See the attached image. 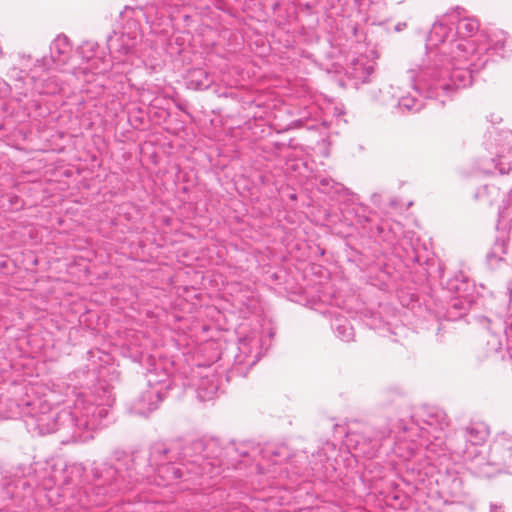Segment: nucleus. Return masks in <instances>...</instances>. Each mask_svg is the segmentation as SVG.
<instances>
[{
	"label": "nucleus",
	"mask_w": 512,
	"mask_h": 512,
	"mask_svg": "<svg viewBox=\"0 0 512 512\" xmlns=\"http://www.w3.org/2000/svg\"><path fill=\"white\" fill-rule=\"evenodd\" d=\"M8 96H11L12 100L15 101L13 87L10 85L9 82L0 78V100L6 98Z\"/></svg>",
	"instance_id": "obj_34"
},
{
	"label": "nucleus",
	"mask_w": 512,
	"mask_h": 512,
	"mask_svg": "<svg viewBox=\"0 0 512 512\" xmlns=\"http://www.w3.org/2000/svg\"><path fill=\"white\" fill-rule=\"evenodd\" d=\"M490 512H504L503 506L491 503V505H490Z\"/></svg>",
	"instance_id": "obj_38"
},
{
	"label": "nucleus",
	"mask_w": 512,
	"mask_h": 512,
	"mask_svg": "<svg viewBox=\"0 0 512 512\" xmlns=\"http://www.w3.org/2000/svg\"><path fill=\"white\" fill-rule=\"evenodd\" d=\"M489 435V428L483 422H471L465 428L457 432L452 448L455 453L462 455L466 461H470L471 469L475 471L476 462L485 463L477 446L482 445Z\"/></svg>",
	"instance_id": "obj_7"
},
{
	"label": "nucleus",
	"mask_w": 512,
	"mask_h": 512,
	"mask_svg": "<svg viewBox=\"0 0 512 512\" xmlns=\"http://www.w3.org/2000/svg\"><path fill=\"white\" fill-rule=\"evenodd\" d=\"M72 47L65 35H58L50 45V57H43L36 62L41 67L51 69L52 65L65 64L70 56Z\"/></svg>",
	"instance_id": "obj_15"
},
{
	"label": "nucleus",
	"mask_w": 512,
	"mask_h": 512,
	"mask_svg": "<svg viewBox=\"0 0 512 512\" xmlns=\"http://www.w3.org/2000/svg\"><path fill=\"white\" fill-rule=\"evenodd\" d=\"M449 421L446 413L436 407H428L423 409L421 413V423H412L411 426H405L400 423V428L403 432H408L411 435L418 433L421 438L420 445L428 446L432 443V438L438 440L441 438L443 430L448 427Z\"/></svg>",
	"instance_id": "obj_9"
},
{
	"label": "nucleus",
	"mask_w": 512,
	"mask_h": 512,
	"mask_svg": "<svg viewBox=\"0 0 512 512\" xmlns=\"http://www.w3.org/2000/svg\"><path fill=\"white\" fill-rule=\"evenodd\" d=\"M31 57L30 55L19 54L17 64L13 65L7 71V77L10 85L14 89V98L19 104L23 98L29 97L31 85L29 77L31 76L30 68Z\"/></svg>",
	"instance_id": "obj_10"
},
{
	"label": "nucleus",
	"mask_w": 512,
	"mask_h": 512,
	"mask_svg": "<svg viewBox=\"0 0 512 512\" xmlns=\"http://www.w3.org/2000/svg\"><path fill=\"white\" fill-rule=\"evenodd\" d=\"M404 0H398L399 3L403 2Z\"/></svg>",
	"instance_id": "obj_48"
},
{
	"label": "nucleus",
	"mask_w": 512,
	"mask_h": 512,
	"mask_svg": "<svg viewBox=\"0 0 512 512\" xmlns=\"http://www.w3.org/2000/svg\"><path fill=\"white\" fill-rule=\"evenodd\" d=\"M406 26L405 23H398L395 27L396 31H401Z\"/></svg>",
	"instance_id": "obj_41"
},
{
	"label": "nucleus",
	"mask_w": 512,
	"mask_h": 512,
	"mask_svg": "<svg viewBox=\"0 0 512 512\" xmlns=\"http://www.w3.org/2000/svg\"><path fill=\"white\" fill-rule=\"evenodd\" d=\"M214 82V78L202 68L194 69L189 76V84L197 90L208 89Z\"/></svg>",
	"instance_id": "obj_25"
},
{
	"label": "nucleus",
	"mask_w": 512,
	"mask_h": 512,
	"mask_svg": "<svg viewBox=\"0 0 512 512\" xmlns=\"http://www.w3.org/2000/svg\"><path fill=\"white\" fill-rule=\"evenodd\" d=\"M326 446H327V447H330V446H331V447H334V446H333L332 444H330V443H326Z\"/></svg>",
	"instance_id": "obj_46"
},
{
	"label": "nucleus",
	"mask_w": 512,
	"mask_h": 512,
	"mask_svg": "<svg viewBox=\"0 0 512 512\" xmlns=\"http://www.w3.org/2000/svg\"><path fill=\"white\" fill-rule=\"evenodd\" d=\"M473 302V297H459L453 296L449 304V310L455 309L460 311V315L468 311Z\"/></svg>",
	"instance_id": "obj_30"
},
{
	"label": "nucleus",
	"mask_w": 512,
	"mask_h": 512,
	"mask_svg": "<svg viewBox=\"0 0 512 512\" xmlns=\"http://www.w3.org/2000/svg\"><path fill=\"white\" fill-rule=\"evenodd\" d=\"M374 72L372 64L366 63L363 59H357L352 62L349 74L356 80L366 82L369 76Z\"/></svg>",
	"instance_id": "obj_26"
},
{
	"label": "nucleus",
	"mask_w": 512,
	"mask_h": 512,
	"mask_svg": "<svg viewBox=\"0 0 512 512\" xmlns=\"http://www.w3.org/2000/svg\"><path fill=\"white\" fill-rule=\"evenodd\" d=\"M445 288L452 296L473 297V285L461 272L448 279Z\"/></svg>",
	"instance_id": "obj_20"
},
{
	"label": "nucleus",
	"mask_w": 512,
	"mask_h": 512,
	"mask_svg": "<svg viewBox=\"0 0 512 512\" xmlns=\"http://www.w3.org/2000/svg\"><path fill=\"white\" fill-rule=\"evenodd\" d=\"M329 458L324 452V448L318 450L312 454V460L309 462L311 470L319 477H325L326 472L324 471L325 463L328 462Z\"/></svg>",
	"instance_id": "obj_27"
},
{
	"label": "nucleus",
	"mask_w": 512,
	"mask_h": 512,
	"mask_svg": "<svg viewBox=\"0 0 512 512\" xmlns=\"http://www.w3.org/2000/svg\"><path fill=\"white\" fill-rule=\"evenodd\" d=\"M216 440L219 441L218 439H216ZM218 443H219V445H221L220 442H218ZM220 448L222 449V453L219 455V457L205 458L206 462L214 463V466L212 469V474L209 475V478H213L214 476L219 474L220 468L223 465H225V463L223 461V457H228V458L234 460L236 458V456H238L239 458H249V459L255 460L256 454L260 452L258 447L253 446L248 443H242L239 445L232 443V444H229L228 446H226L225 448H223L222 446H220Z\"/></svg>",
	"instance_id": "obj_14"
},
{
	"label": "nucleus",
	"mask_w": 512,
	"mask_h": 512,
	"mask_svg": "<svg viewBox=\"0 0 512 512\" xmlns=\"http://www.w3.org/2000/svg\"><path fill=\"white\" fill-rule=\"evenodd\" d=\"M398 91L393 92V97L397 99V106L407 112H417L423 107L421 100L415 96L408 94L404 95L401 87H397Z\"/></svg>",
	"instance_id": "obj_23"
},
{
	"label": "nucleus",
	"mask_w": 512,
	"mask_h": 512,
	"mask_svg": "<svg viewBox=\"0 0 512 512\" xmlns=\"http://www.w3.org/2000/svg\"><path fill=\"white\" fill-rule=\"evenodd\" d=\"M132 13H136L135 10H131ZM141 11H137V13H140Z\"/></svg>",
	"instance_id": "obj_47"
},
{
	"label": "nucleus",
	"mask_w": 512,
	"mask_h": 512,
	"mask_svg": "<svg viewBox=\"0 0 512 512\" xmlns=\"http://www.w3.org/2000/svg\"><path fill=\"white\" fill-rule=\"evenodd\" d=\"M331 327L337 338L349 342L354 339V329L347 318L343 316L335 317L332 320Z\"/></svg>",
	"instance_id": "obj_24"
},
{
	"label": "nucleus",
	"mask_w": 512,
	"mask_h": 512,
	"mask_svg": "<svg viewBox=\"0 0 512 512\" xmlns=\"http://www.w3.org/2000/svg\"><path fill=\"white\" fill-rule=\"evenodd\" d=\"M475 55V50L470 52L467 56L468 61L462 62V67H467L471 71V76L473 77V73L479 71L482 67L485 66L487 63V59L481 60V58H478V61H481L480 63H477L476 61L472 60V57Z\"/></svg>",
	"instance_id": "obj_31"
},
{
	"label": "nucleus",
	"mask_w": 512,
	"mask_h": 512,
	"mask_svg": "<svg viewBox=\"0 0 512 512\" xmlns=\"http://www.w3.org/2000/svg\"><path fill=\"white\" fill-rule=\"evenodd\" d=\"M199 381L196 384L197 398L200 401L214 399L219 389L218 377L211 368H206L204 373H199Z\"/></svg>",
	"instance_id": "obj_17"
},
{
	"label": "nucleus",
	"mask_w": 512,
	"mask_h": 512,
	"mask_svg": "<svg viewBox=\"0 0 512 512\" xmlns=\"http://www.w3.org/2000/svg\"><path fill=\"white\" fill-rule=\"evenodd\" d=\"M315 179L318 181L319 189L325 193H328L336 184L332 178L327 176H317Z\"/></svg>",
	"instance_id": "obj_33"
},
{
	"label": "nucleus",
	"mask_w": 512,
	"mask_h": 512,
	"mask_svg": "<svg viewBox=\"0 0 512 512\" xmlns=\"http://www.w3.org/2000/svg\"><path fill=\"white\" fill-rule=\"evenodd\" d=\"M8 198L12 207L18 208V206H21V201L18 196L10 195Z\"/></svg>",
	"instance_id": "obj_36"
},
{
	"label": "nucleus",
	"mask_w": 512,
	"mask_h": 512,
	"mask_svg": "<svg viewBox=\"0 0 512 512\" xmlns=\"http://www.w3.org/2000/svg\"><path fill=\"white\" fill-rule=\"evenodd\" d=\"M24 110L27 111V114L30 115V107L29 106H25L24 107Z\"/></svg>",
	"instance_id": "obj_43"
},
{
	"label": "nucleus",
	"mask_w": 512,
	"mask_h": 512,
	"mask_svg": "<svg viewBox=\"0 0 512 512\" xmlns=\"http://www.w3.org/2000/svg\"><path fill=\"white\" fill-rule=\"evenodd\" d=\"M353 32H354V34L356 35L357 28H356L355 26L353 27Z\"/></svg>",
	"instance_id": "obj_45"
},
{
	"label": "nucleus",
	"mask_w": 512,
	"mask_h": 512,
	"mask_svg": "<svg viewBox=\"0 0 512 512\" xmlns=\"http://www.w3.org/2000/svg\"><path fill=\"white\" fill-rule=\"evenodd\" d=\"M453 485L456 486V487H460L461 486V480L459 479H454L453 480Z\"/></svg>",
	"instance_id": "obj_42"
},
{
	"label": "nucleus",
	"mask_w": 512,
	"mask_h": 512,
	"mask_svg": "<svg viewBox=\"0 0 512 512\" xmlns=\"http://www.w3.org/2000/svg\"><path fill=\"white\" fill-rule=\"evenodd\" d=\"M19 413L25 418L26 425L39 434H50L60 430L72 435L71 413L68 409L52 408L41 399L21 400Z\"/></svg>",
	"instance_id": "obj_5"
},
{
	"label": "nucleus",
	"mask_w": 512,
	"mask_h": 512,
	"mask_svg": "<svg viewBox=\"0 0 512 512\" xmlns=\"http://www.w3.org/2000/svg\"><path fill=\"white\" fill-rule=\"evenodd\" d=\"M376 231L378 237H380L383 241L393 245L397 240L398 235L401 233L402 227L398 222L390 223L389 221L385 220L377 225Z\"/></svg>",
	"instance_id": "obj_22"
},
{
	"label": "nucleus",
	"mask_w": 512,
	"mask_h": 512,
	"mask_svg": "<svg viewBox=\"0 0 512 512\" xmlns=\"http://www.w3.org/2000/svg\"><path fill=\"white\" fill-rule=\"evenodd\" d=\"M504 138L509 145L507 153L510 154L511 159L508 162H506L505 161L506 156L504 154L498 155L499 159H498V162L496 163V167L498 168V170L501 174L512 175V134L506 133ZM511 214H512V190L509 193L508 207H504L503 210H501L499 212V216L503 220H506L510 217Z\"/></svg>",
	"instance_id": "obj_19"
},
{
	"label": "nucleus",
	"mask_w": 512,
	"mask_h": 512,
	"mask_svg": "<svg viewBox=\"0 0 512 512\" xmlns=\"http://www.w3.org/2000/svg\"><path fill=\"white\" fill-rule=\"evenodd\" d=\"M180 443H155L150 452H138L147 456L146 465L153 469L149 477H139V484L144 481L157 486H167L174 481H194L196 478L212 474L213 462H206L205 458H217L222 449L215 438L198 439L182 448Z\"/></svg>",
	"instance_id": "obj_2"
},
{
	"label": "nucleus",
	"mask_w": 512,
	"mask_h": 512,
	"mask_svg": "<svg viewBox=\"0 0 512 512\" xmlns=\"http://www.w3.org/2000/svg\"><path fill=\"white\" fill-rule=\"evenodd\" d=\"M146 462L147 456L144 454H128L115 450L109 461L94 463L93 482L83 487V496L78 500L79 506H101L118 492L136 489L139 484L138 476L149 477L153 472Z\"/></svg>",
	"instance_id": "obj_3"
},
{
	"label": "nucleus",
	"mask_w": 512,
	"mask_h": 512,
	"mask_svg": "<svg viewBox=\"0 0 512 512\" xmlns=\"http://www.w3.org/2000/svg\"><path fill=\"white\" fill-rule=\"evenodd\" d=\"M6 106H7L6 102L0 101V109L3 110L4 114H7L6 113Z\"/></svg>",
	"instance_id": "obj_39"
},
{
	"label": "nucleus",
	"mask_w": 512,
	"mask_h": 512,
	"mask_svg": "<svg viewBox=\"0 0 512 512\" xmlns=\"http://www.w3.org/2000/svg\"><path fill=\"white\" fill-rule=\"evenodd\" d=\"M506 40L507 37L503 31L493 32L488 36V47L486 50L501 51L505 47Z\"/></svg>",
	"instance_id": "obj_28"
},
{
	"label": "nucleus",
	"mask_w": 512,
	"mask_h": 512,
	"mask_svg": "<svg viewBox=\"0 0 512 512\" xmlns=\"http://www.w3.org/2000/svg\"><path fill=\"white\" fill-rule=\"evenodd\" d=\"M194 0H162V2L170 7L179 8V6L191 4Z\"/></svg>",
	"instance_id": "obj_35"
},
{
	"label": "nucleus",
	"mask_w": 512,
	"mask_h": 512,
	"mask_svg": "<svg viewBox=\"0 0 512 512\" xmlns=\"http://www.w3.org/2000/svg\"><path fill=\"white\" fill-rule=\"evenodd\" d=\"M94 46H95L94 44H90V43L87 44V47H89L90 50H93Z\"/></svg>",
	"instance_id": "obj_44"
},
{
	"label": "nucleus",
	"mask_w": 512,
	"mask_h": 512,
	"mask_svg": "<svg viewBox=\"0 0 512 512\" xmlns=\"http://www.w3.org/2000/svg\"><path fill=\"white\" fill-rule=\"evenodd\" d=\"M113 402L110 387L103 384L78 394L73 407L68 409L72 418L71 440L85 441L92 435H84V432L89 433L105 426Z\"/></svg>",
	"instance_id": "obj_4"
},
{
	"label": "nucleus",
	"mask_w": 512,
	"mask_h": 512,
	"mask_svg": "<svg viewBox=\"0 0 512 512\" xmlns=\"http://www.w3.org/2000/svg\"><path fill=\"white\" fill-rule=\"evenodd\" d=\"M267 339H263L258 332L254 331L239 340V354L236 356V362L241 366L247 365L253 367L268 350Z\"/></svg>",
	"instance_id": "obj_11"
},
{
	"label": "nucleus",
	"mask_w": 512,
	"mask_h": 512,
	"mask_svg": "<svg viewBox=\"0 0 512 512\" xmlns=\"http://www.w3.org/2000/svg\"><path fill=\"white\" fill-rule=\"evenodd\" d=\"M106 42L110 55L115 59L122 56L142 57L147 46L139 23L134 19H129L120 32L113 31L108 35Z\"/></svg>",
	"instance_id": "obj_6"
},
{
	"label": "nucleus",
	"mask_w": 512,
	"mask_h": 512,
	"mask_svg": "<svg viewBox=\"0 0 512 512\" xmlns=\"http://www.w3.org/2000/svg\"><path fill=\"white\" fill-rule=\"evenodd\" d=\"M487 354L492 355L495 353H498L502 350L503 343L501 339V335L495 332H488L487 333Z\"/></svg>",
	"instance_id": "obj_29"
},
{
	"label": "nucleus",
	"mask_w": 512,
	"mask_h": 512,
	"mask_svg": "<svg viewBox=\"0 0 512 512\" xmlns=\"http://www.w3.org/2000/svg\"><path fill=\"white\" fill-rule=\"evenodd\" d=\"M0 129H2V125L0 124Z\"/></svg>",
	"instance_id": "obj_49"
},
{
	"label": "nucleus",
	"mask_w": 512,
	"mask_h": 512,
	"mask_svg": "<svg viewBox=\"0 0 512 512\" xmlns=\"http://www.w3.org/2000/svg\"><path fill=\"white\" fill-rule=\"evenodd\" d=\"M147 382L150 388L162 389L165 395L167 390L170 389V375L168 371L157 366L148 370Z\"/></svg>",
	"instance_id": "obj_21"
},
{
	"label": "nucleus",
	"mask_w": 512,
	"mask_h": 512,
	"mask_svg": "<svg viewBox=\"0 0 512 512\" xmlns=\"http://www.w3.org/2000/svg\"><path fill=\"white\" fill-rule=\"evenodd\" d=\"M50 69L39 66L37 62L34 63L31 69V76L29 83L32 84L29 92V97L34 94L38 95H54L61 91V82L49 74Z\"/></svg>",
	"instance_id": "obj_12"
},
{
	"label": "nucleus",
	"mask_w": 512,
	"mask_h": 512,
	"mask_svg": "<svg viewBox=\"0 0 512 512\" xmlns=\"http://www.w3.org/2000/svg\"><path fill=\"white\" fill-rule=\"evenodd\" d=\"M85 473V467L81 463H72L66 465L63 470V484L65 486L74 485L76 486L75 491L72 492L71 496L75 499L79 505V497L83 496V487L80 486Z\"/></svg>",
	"instance_id": "obj_18"
},
{
	"label": "nucleus",
	"mask_w": 512,
	"mask_h": 512,
	"mask_svg": "<svg viewBox=\"0 0 512 512\" xmlns=\"http://www.w3.org/2000/svg\"><path fill=\"white\" fill-rule=\"evenodd\" d=\"M165 398L162 389L148 388L133 403L132 412L140 416H148L158 408L159 403Z\"/></svg>",
	"instance_id": "obj_16"
},
{
	"label": "nucleus",
	"mask_w": 512,
	"mask_h": 512,
	"mask_svg": "<svg viewBox=\"0 0 512 512\" xmlns=\"http://www.w3.org/2000/svg\"><path fill=\"white\" fill-rule=\"evenodd\" d=\"M498 251H501L502 254L506 253L504 241H502L501 243H498V242L495 243L494 248H493V253L496 254V253H498Z\"/></svg>",
	"instance_id": "obj_37"
},
{
	"label": "nucleus",
	"mask_w": 512,
	"mask_h": 512,
	"mask_svg": "<svg viewBox=\"0 0 512 512\" xmlns=\"http://www.w3.org/2000/svg\"><path fill=\"white\" fill-rule=\"evenodd\" d=\"M30 104H31V107H34L35 109L40 108V104L33 99L30 101Z\"/></svg>",
	"instance_id": "obj_40"
},
{
	"label": "nucleus",
	"mask_w": 512,
	"mask_h": 512,
	"mask_svg": "<svg viewBox=\"0 0 512 512\" xmlns=\"http://www.w3.org/2000/svg\"><path fill=\"white\" fill-rule=\"evenodd\" d=\"M504 468H512V434L499 433L492 445L485 463L476 462L475 473L482 477H491Z\"/></svg>",
	"instance_id": "obj_8"
},
{
	"label": "nucleus",
	"mask_w": 512,
	"mask_h": 512,
	"mask_svg": "<svg viewBox=\"0 0 512 512\" xmlns=\"http://www.w3.org/2000/svg\"><path fill=\"white\" fill-rule=\"evenodd\" d=\"M478 30V20L460 7L438 17L428 34L420 64L406 72L413 91L444 104L458 89L469 87L471 71L461 64L474 51V43L468 38Z\"/></svg>",
	"instance_id": "obj_1"
},
{
	"label": "nucleus",
	"mask_w": 512,
	"mask_h": 512,
	"mask_svg": "<svg viewBox=\"0 0 512 512\" xmlns=\"http://www.w3.org/2000/svg\"><path fill=\"white\" fill-rule=\"evenodd\" d=\"M365 435L351 432L347 435V442L349 445L355 444V449L364 455L372 457L380 447L383 439L389 436L390 430L387 428L374 431L371 428H366Z\"/></svg>",
	"instance_id": "obj_13"
},
{
	"label": "nucleus",
	"mask_w": 512,
	"mask_h": 512,
	"mask_svg": "<svg viewBox=\"0 0 512 512\" xmlns=\"http://www.w3.org/2000/svg\"><path fill=\"white\" fill-rule=\"evenodd\" d=\"M353 211H354L357 221L359 223H361V224L366 223L370 220V218H369L370 209L368 206L358 204L355 207H353Z\"/></svg>",
	"instance_id": "obj_32"
}]
</instances>
